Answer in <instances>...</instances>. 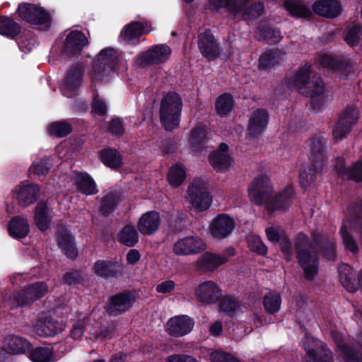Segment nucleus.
Here are the masks:
<instances>
[{
    "instance_id": "4be33fe9",
    "label": "nucleus",
    "mask_w": 362,
    "mask_h": 362,
    "mask_svg": "<svg viewBox=\"0 0 362 362\" xmlns=\"http://www.w3.org/2000/svg\"><path fill=\"white\" fill-rule=\"evenodd\" d=\"M135 302V297L130 293H119L113 296L107 307L111 315H117L128 310Z\"/></svg>"
},
{
    "instance_id": "774afa93",
    "label": "nucleus",
    "mask_w": 362,
    "mask_h": 362,
    "mask_svg": "<svg viewBox=\"0 0 362 362\" xmlns=\"http://www.w3.org/2000/svg\"><path fill=\"white\" fill-rule=\"evenodd\" d=\"M110 130L113 134H121L124 131L122 121L119 119H112L110 125Z\"/></svg>"
},
{
    "instance_id": "a211bd4d",
    "label": "nucleus",
    "mask_w": 362,
    "mask_h": 362,
    "mask_svg": "<svg viewBox=\"0 0 362 362\" xmlns=\"http://www.w3.org/2000/svg\"><path fill=\"white\" fill-rule=\"evenodd\" d=\"M194 325V320L188 315H177L168 320L165 330L172 337H180L191 332Z\"/></svg>"
},
{
    "instance_id": "de8ad7c7",
    "label": "nucleus",
    "mask_w": 362,
    "mask_h": 362,
    "mask_svg": "<svg viewBox=\"0 0 362 362\" xmlns=\"http://www.w3.org/2000/svg\"><path fill=\"white\" fill-rule=\"evenodd\" d=\"M186 177L185 168L182 165L175 164L173 165L168 174V180L173 187L180 186Z\"/></svg>"
},
{
    "instance_id": "338daca9",
    "label": "nucleus",
    "mask_w": 362,
    "mask_h": 362,
    "mask_svg": "<svg viewBox=\"0 0 362 362\" xmlns=\"http://www.w3.org/2000/svg\"><path fill=\"white\" fill-rule=\"evenodd\" d=\"M175 286V284L173 280H165L160 282L156 286V290L158 293L167 294L172 292Z\"/></svg>"
},
{
    "instance_id": "a878e982",
    "label": "nucleus",
    "mask_w": 362,
    "mask_h": 362,
    "mask_svg": "<svg viewBox=\"0 0 362 362\" xmlns=\"http://www.w3.org/2000/svg\"><path fill=\"white\" fill-rule=\"evenodd\" d=\"M87 44L88 39L83 33L72 31L66 38L63 52L66 55H78Z\"/></svg>"
},
{
    "instance_id": "e433bc0d",
    "label": "nucleus",
    "mask_w": 362,
    "mask_h": 362,
    "mask_svg": "<svg viewBox=\"0 0 362 362\" xmlns=\"http://www.w3.org/2000/svg\"><path fill=\"white\" fill-rule=\"evenodd\" d=\"M4 346L12 354H23L30 349V344L25 339L16 336L9 335L4 339Z\"/></svg>"
},
{
    "instance_id": "72a5a7b5",
    "label": "nucleus",
    "mask_w": 362,
    "mask_h": 362,
    "mask_svg": "<svg viewBox=\"0 0 362 362\" xmlns=\"http://www.w3.org/2000/svg\"><path fill=\"white\" fill-rule=\"evenodd\" d=\"M58 244L59 247L69 258L74 259L76 257L78 252L74 238L67 230L59 232Z\"/></svg>"
},
{
    "instance_id": "20e7f679",
    "label": "nucleus",
    "mask_w": 362,
    "mask_h": 362,
    "mask_svg": "<svg viewBox=\"0 0 362 362\" xmlns=\"http://www.w3.org/2000/svg\"><path fill=\"white\" fill-rule=\"evenodd\" d=\"M120 63L117 50L111 47L104 48L98 53L92 67L94 80L108 82L118 74Z\"/></svg>"
},
{
    "instance_id": "aec40b11",
    "label": "nucleus",
    "mask_w": 362,
    "mask_h": 362,
    "mask_svg": "<svg viewBox=\"0 0 362 362\" xmlns=\"http://www.w3.org/2000/svg\"><path fill=\"white\" fill-rule=\"evenodd\" d=\"M228 146L224 143L219 145L218 149L212 152L209 157L210 164L217 172L225 173L233 165V160L228 153Z\"/></svg>"
},
{
    "instance_id": "a19ab883",
    "label": "nucleus",
    "mask_w": 362,
    "mask_h": 362,
    "mask_svg": "<svg viewBox=\"0 0 362 362\" xmlns=\"http://www.w3.org/2000/svg\"><path fill=\"white\" fill-rule=\"evenodd\" d=\"M117 239L122 244L132 247L139 241V233L134 226L127 225L119 233Z\"/></svg>"
},
{
    "instance_id": "4468645a",
    "label": "nucleus",
    "mask_w": 362,
    "mask_h": 362,
    "mask_svg": "<svg viewBox=\"0 0 362 362\" xmlns=\"http://www.w3.org/2000/svg\"><path fill=\"white\" fill-rule=\"evenodd\" d=\"M84 72L83 66L76 64L71 66L61 87L62 93L67 98L74 95L80 88Z\"/></svg>"
},
{
    "instance_id": "79ce46f5",
    "label": "nucleus",
    "mask_w": 362,
    "mask_h": 362,
    "mask_svg": "<svg viewBox=\"0 0 362 362\" xmlns=\"http://www.w3.org/2000/svg\"><path fill=\"white\" fill-rule=\"evenodd\" d=\"M30 358L33 362H54L57 360L52 349L48 346L33 349L30 354Z\"/></svg>"
},
{
    "instance_id": "58836bf2",
    "label": "nucleus",
    "mask_w": 362,
    "mask_h": 362,
    "mask_svg": "<svg viewBox=\"0 0 362 362\" xmlns=\"http://www.w3.org/2000/svg\"><path fill=\"white\" fill-rule=\"evenodd\" d=\"M284 58V54L280 50H268L264 52L259 60V67L267 69L279 64Z\"/></svg>"
},
{
    "instance_id": "39448f33",
    "label": "nucleus",
    "mask_w": 362,
    "mask_h": 362,
    "mask_svg": "<svg viewBox=\"0 0 362 362\" xmlns=\"http://www.w3.org/2000/svg\"><path fill=\"white\" fill-rule=\"evenodd\" d=\"M295 250L298 263L307 279L311 280L318 272V257L308 236L302 233L295 239Z\"/></svg>"
},
{
    "instance_id": "ddd939ff",
    "label": "nucleus",
    "mask_w": 362,
    "mask_h": 362,
    "mask_svg": "<svg viewBox=\"0 0 362 362\" xmlns=\"http://www.w3.org/2000/svg\"><path fill=\"white\" fill-rule=\"evenodd\" d=\"M48 292V286L45 282L35 283L18 293L13 299L10 298L8 301L11 308L23 306L31 301L42 298Z\"/></svg>"
},
{
    "instance_id": "ea45409f",
    "label": "nucleus",
    "mask_w": 362,
    "mask_h": 362,
    "mask_svg": "<svg viewBox=\"0 0 362 362\" xmlns=\"http://www.w3.org/2000/svg\"><path fill=\"white\" fill-rule=\"evenodd\" d=\"M362 27L358 23L349 24L344 32V41L351 47L360 45L362 37Z\"/></svg>"
},
{
    "instance_id": "bb28decb",
    "label": "nucleus",
    "mask_w": 362,
    "mask_h": 362,
    "mask_svg": "<svg viewBox=\"0 0 362 362\" xmlns=\"http://www.w3.org/2000/svg\"><path fill=\"white\" fill-rule=\"evenodd\" d=\"M198 47L202 55L209 60L216 59L219 54V47L210 32L199 35Z\"/></svg>"
},
{
    "instance_id": "e2e57ef3",
    "label": "nucleus",
    "mask_w": 362,
    "mask_h": 362,
    "mask_svg": "<svg viewBox=\"0 0 362 362\" xmlns=\"http://www.w3.org/2000/svg\"><path fill=\"white\" fill-rule=\"evenodd\" d=\"M107 111L106 103L98 95L93 98L92 112L95 115H104Z\"/></svg>"
},
{
    "instance_id": "9b49d317",
    "label": "nucleus",
    "mask_w": 362,
    "mask_h": 362,
    "mask_svg": "<svg viewBox=\"0 0 362 362\" xmlns=\"http://www.w3.org/2000/svg\"><path fill=\"white\" fill-rule=\"evenodd\" d=\"M171 52L170 47L167 45H154L139 55L136 63L140 66L163 63L168 59Z\"/></svg>"
},
{
    "instance_id": "a18cd8bd",
    "label": "nucleus",
    "mask_w": 362,
    "mask_h": 362,
    "mask_svg": "<svg viewBox=\"0 0 362 362\" xmlns=\"http://www.w3.org/2000/svg\"><path fill=\"white\" fill-rule=\"evenodd\" d=\"M233 98L230 94L224 93L216 100V110L221 117L227 116L233 110Z\"/></svg>"
},
{
    "instance_id": "4d7b16f0",
    "label": "nucleus",
    "mask_w": 362,
    "mask_h": 362,
    "mask_svg": "<svg viewBox=\"0 0 362 362\" xmlns=\"http://www.w3.org/2000/svg\"><path fill=\"white\" fill-rule=\"evenodd\" d=\"M89 325L86 319L78 320L73 323L72 328L70 332L71 337L74 339H79L82 337L86 330L88 329Z\"/></svg>"
},
{
    "instance_id": "0eeeda50",
    "label": "nucleus",
    "mask_w": 362,
    "mask_h": 362,
    "mask_svg": "<svg viewBox=\"0 0 362 362\" xmlns=\"http://www.w3.org/2000/svg\"><path fill=\"white\" fill-rule=\"evenodd\" d=\"M188 196L192 207L199 212L208 209L212 202V197L208 192L206 184L201 180H194L188 188Z\"/></svg>"
},
{
    "instance_id": "412c9836",
    "label": "nucleus",
    "mask_w": 362,
    "mask_h": 362,
    "mask_svg": "<svg viewBox=\"0 0 362 362\" xmlns=\"http://www.w3.org/2000/svg\"><path fill=\"white\" fill-rule=\"evenodd\" d=\"M65 328L62 321L54 320L51 317H40L34 325L35 333L40 337H52Z\"/></svg>"
},
{
    "instance_id": "c03bdc74",
    "label": "nucleus",
    "mask_w": 362,
    "mask_h": 362,
    "mask_svg": "<svg viewBox=\"0 0 362 362\" xmlns=\"http://www.w3.org/2000/svg\"><path fill=\"white\" fill-rule=\"evenodd\" d=\"M20 31L21 28L17 23L8 17H0L1 35L13 38L20 33Z\"/></svg>"
},
{
    "instance_id": "c85d7f7f",
    "label": "nucleus",
    "mask_w": 362,
    "mask_h": 362,
    "mask_svg": "<svg viewBox=\"0 0 362 362\" xmlns=\"http://www.w3.org/2000/svg\"><path fill=\"white\" fill-rule=\"evenodd\" d=\"M207 139V129L204 125L199 124L191 131L189 145L192 152L201 153L205 148V143Z\"/></svg>"
},
{
    "instance_id": "6e6d98bb",
    "label": "nucleus",
    "mask_w": 362,
    "mask_h": 362,
    "mask_svg": "<svg viewBox=\"0 0 362 362\" xmlns=\"http://www.w3.org/2000/svg\"><path fill=\"white\" fill-rule=\"evenodd\" d=\"M259 33L263 36L264 39L267 40V43L271 45L279 42L281 39V33L277 29L272 28H260Z\"/></svg>"
},
{
    "instance_id": "864d4df0",
    "label": "nucleus",
    "mask_w": 362,
    "mask_h": 362,
    "mask_svg": "<svg viewBox=\"0 0 362 362\" xmlns=\"http://www.w3.org/2000/svg\"><path fill=\"white\" fill-rule=\"evenodd\" d=\"M119 199L115 193H107L103 198L101 204V212L107 215L112 211L118 203Z\"/></svg>"
},
{
    "instance_id": "7ed1b4c3",
    "label": "nucleus",
    "mask_w": 362,
    "mask_h": 362,
    "mask_svg": "<svg viewBox=\"0 0 362 362\" xmlns=\"http://www.w3.org/2000/svg\"><path fill=\"white\" fill-rule=\"evenodd\" d=\"M325 141L316 136L309 141V159L313 168L303 166L300 170L299 182L303 188H307L315 181V175L320 172L325 165L324 145Z\"/></svg>"
},
{
    "instance_id": "6e6552de",
    "label": "nucleus",
    "mask_w": 362,
    "mask_h": 362,
    "mask_svg": "<svg viewBox=\"0 0 362 362\" xmlns=\"http://www.w3.org/2000/svg\"><path fill=\"white\" fill-rule=\"evenodd\" d=\"M18 14L24 21L36 25L47 28L50 25V17L42 7L30 4H21L18 6Z\"/></svg>"
},
{
    "instance_id": "c9c22d12",
    "label": "nucleus",
    "mask_w": 362,
    "mask_h": 362,
    "mask_svg": "<svg viewBox=\"0 0 362 362\" xmlns=\"http://www.w3.org/2000/svg\"><path fill=\"white\" fill-rule=\"evenodd\" d=\"M9 235L16 239L25 237L29 233V225L27 219L18 216L14 217L8 224Z\"/></svg>"
},
{
    "instance_id": "69168bd1",
    "label": "nucleus",
    "mask_w": 362,
    "mask_h": 362,
    "mask_svg": "<svg viewBox=\"0 0 362 362\" xmlns=\"http://www.w3.org/2000/svg\"><path fill=\"white\" fill-rule=\"evenodd\" d=\"M281 250L284 255L285 259L287 261H290L291 259L292 254V245L289 241L286 235H285L279 241Z\"/></svg>"
},
{
    "instance_id": "c756f323",
    "label": "nucleus",
    "mask_w": 362,
    "mask_h": 362,
    "mask_svg": "<svg viewBox=\"0 0 362 362\" xmlns=\"http://www.w3.org/2000/svg\"><path fill=\"white\" fill-rule=\"evenodd\" d=\"M52 214L50 207L45 202L37 204L34 211V221L37 227L42 231L47 230L52 221Z\"/></svg>"
},
{
    "instance_id": "f03ea898",
    "label": "nucleus",
    "mask_w": 362,
    "mask_h": 362,
    "mask_svg": "<svg viewBox=\"0 0 362 362\" xmlns=\"http://www.w3.org/2000/svg\"><path fill=\"white\" fill-rule=\"evenodd\" d=\"M288 86L297 89L301 94L310 98L311 107L320 111L327 102L324 95V83L321 77L311 71L310 65H305L287 81Z\"/></svg>"
},
{
    "instance_id": "37998d69",
    "label": "nucleus",
    "mask_w": 362,
    "mask_h": 362,
    "mask_svg": "<svg viewBox=\"0 0 362 362\" xmlns=\"http://www.w3.org/2000/svg\"><path fill=\"white\" fill-rule=\"evenodd\" d=\"M102 162L110 168H117L122 165V158L119 153L112 148H105L100 153Z\"/></svg>"
},
{
    "instance_id": "49530a36",
    "label": "nucleus",
    "mask_w": 362,
    "mask_h": 362,
    "mask_svg": "<svg viewBox=\"0 0 362 362\" xmlns=\"http://www.w3.org/2000/svg\"><path fill=\"white\" fill-rule=\"evenodd\" d=\"M336 341L339 354L346 362H362V354L355 353L350 346L343 341H338L336 337H334Z\"/></svg>"
},
{
    "instance_id": "f257e3e1",
    "label": "nucleus",
    "mask_w": 362,
    "mask_h": 362,
    "mask_svg": "<svg viewBox=\"0 0 362 362\" xmlns=\"http://www.w3.org/2000/svg\"><path fill=\"white\" fill-rule=\"evenodd\" d=\"M250 201L256 205L266 204L270 211L284 210L291 202L292 187H286L282 192L273 195V187L269 179L261 175L255 178L248 187Z\"/></svg>"
},
{
    "instance_id": "3c124183",
    "label": "nucleus",
    "mask_w": 362,
    "mask_h": 362,
    "mask_svg": "<svg viewBox=\"0 0 362 362\" xmlns=\"http://www.w3.org/2000/svg\"><path fill=\"white\" fill-rule=\"evenodd\" d=\"M71 125L65 121H59L52 123L49 126L50 135L57 137H63L71 132Z\"/></svg>"
},
{
    "instance_id": "6ab92c4d",
    "label": "nucleus",
    "mask_w": 362,
    "mask_h": 362,
    "mask_svg": "<svg viewBox=\"0 0 362 362\" xmlns=\"http://www.w3.org/2000/svg\"><path fill=\"white\" fill-rule=\"evenodd\" d=\"M209 228L212 236L223 239L228 236L235 228V221L233 217L221 214L211 220Z\"/></svg>"
},
{
    "instance_id": "680f3d73",
    "label": "nucleus",
    "mask_w": 362,
    "mask_h": 362,
    "mask_svg": "<svg viewBox=\"0 0 362 362\" xmlns=\"http://www.w3.org/2000/svg\"><path fill=\"white\" fill-rule=\"evenodd\" d=\"M266 235L269 240L272 242H279L286 233L278 226H271L266 229Z\"/></svg>"
},
{
    "instance_id": "2f4dec72",
    "label": "nucleus",
    "mask_w": 362,
    "mask_h": 362,
    "mask_svg": "<svg viewBox=\"0 0 362 362\" xmlns=\"http://www.w3.org/2000/svg\"><path fill=\"white\" fill-rule=\"evenodd\" d=\"M338 175L343 179H351L356 181H362V156L356 163L351 169H347L344 164L343 159H339L338 164L335 166Z\"/></svg>"
},
{
    "instance_id": "bf43d9fd",
    "label": "nucleus",
    "mask_w": 362,
    "mask_h": 362,
    "mask_svg": "<svg viewBox=\"0 0 362 362\" xmlns=\"http://www.w3.org/2000/svg\"><path fill=\"white\" fill-rule=\"evenodd\" d=\"M238 303L230 297H224L220 303V309L226 314L230 315L239 308Z\"/></svg>"
},
{
    "instance_id": "09e8293b",
    "label": "nucleus",
    "mask_w": 362,
    "mask_h": 362,
    "mask_svg": "<svg viewBox=\"0 0 362 362\" xmlns=\"http://www.w3.org/2000/svg\"><path fill=\"white\" fill-rule=\"evenodd\" d=\"M281 298L280 294L275 291H270L265 295L263 305L266 312L269 313H277L281 307Z\"/></svg>"
},
{
    "instance_id": "f8f14e48",
    "label": "nucleus",
    "mask_w": 362,
    "mask_h": 362,
    "mask_svg": "<svg viewBox=\"0 0 362 362\" xmlns=\"http://www.w3.org/2000/svg\"><path fill=\"white\" fill-rule=\"evenodd\" d=\"M206 250V245L198 236L189 235L179 238L173 246V252L178 256L200 253Z\"/></svg>"
},
{
    "instance_id": "052dcab7",
    "label": "nucleus",
    "mask_w": 362,
    "mask_h": 362,
    "mask_svg": "<svg viewBox=\"0 0 362 362\" xmlns=\"http://www.w3.org/2000/svg\"><path fill=\"white\" fill-rule=\"evenodd\" d=\"M50 164L47 159L40 160L39 162H34L30 168V170L37 176H45L48 173L50 169Z\"/></svg>"
},
{
    "instance_id": "5701e85b",
    "label": "nucleus",
    "mask_w": 362,
    "mask_h": 362,
    "mask_svg": "<svg viewBox=\"0 0 362 362\" xmlns=\"http://www.w3.org/2000/svg\"><path fill=\"white\" fill-rule=\"evenodd\" d=\"M151 30V24L147 22H135L125 26L121 32V39L128 44H134L140 35Z\"/></svg>"
},
{
    "instance_id": "5fc2aeb1",
    "label": "nucleus",
    "mask_w": 362,
    "mask_h": 362,
    "mask_svg": "<svg viewBox=\"0 0 362 362\" xmlns=\"http://www.w3.org/2000/svg\"><path fill=\"white\" fill-rule=\"evenodd\" d=\"M337 70L341 74L340 77L346 78L354 75L358 70V68L356 63H353L349 60H344L339 64Z\"/></svg>"
},
{
    "instance_id": "dca6fc26",
    "label": "nucleus",
    "mask_w": 362,
    "mask_h": 362,
    "mask_svg": "<svg viewBox=\"0 0 362 362\" xmlns=\"http://www.w3.org/2000/svg\"><path fill=\"white\" fill-rule=\"evenodd\" d=\"M194 294L199 302L211 305L216 303L221 298L222 291L216 282L205 281L196 287Z\"/></svg>"
},
{
    "instance_id": "0e129e2a",
    "label": "nucleus",
    "mask_w": 362,
    "mask_h": 362,
    "mask_svg": "<svg viewBox=\"0 0 362 362\" xmlns=\"http://www.w3.org/2000/svg\"><path fill=\"white\" fill-rule=\"evenodd\" d=\"M211 362H240L232 356L222 351H214L211 354Z\"/></svg>"
},
{
    "instance_id": "cd10ccee",
    "label": "nucleus",
    "mask_w": 362,
    "mask_h": 362,
    "mask_svg": "<svg viewBox=\"0 0 362 362\" xmlns=\"http://www.w3.org/2000/svg\"><path fill=\"white\" fill-rule=\"evenodd\" d=\"M313 11L327 18H334L341 12V6L337 0H317L313 4Z\"/></svg>"
},
{
    "instance_id": "7c9ffc66",
    "label": "nucleus",
    "mask_w": 362,
    "mask_h": 362,
    "mask_svg": "<svg viewBox=\"0 0 362 362\" xmlns=\"http://www.w3.org/2000/svg\"><path fill=\"white\" fill-rule=\"evenodd\" d=\"M73 179L77 189L83 194L92 195L98 192L95 182L88 173L75 172Z\"/></svg>"
},
{
    "instance_id": "f3484780",
    "label": "nucleus",
    "mask_w": 362,
    "mask_h": 362,
    "mask_svg": "<svg viewBox=\"0 0 362 362\" xmlns=\"http://www.w3.org/2000/svg\"><path fill=\"white\" fill-rule=\"evenodd\" d=\"M229 8L233 18L247 21L259 18L263 13L264 7L262 2L250 4V1H247L244 6H239L236 5L235 1H233L229 5Z\"/></svg>"
},
{
    "instance_id": "13d9d810",
    "label": "nucleus",
    "mask_w": 362,
    "mask_h": 362,
    "mask_svg": "<svg viewBox=\"0 0 362 362\" xmlns=\"http://www.w3.org/2000/svg\"><path fill=\"white\" fill-rule=\"evenodd\" d=\"M340 233L341 234L343 242L346 248L353 253L356 252L358 250L357 245L354 238L347 231V226L345 224L341 226Z\"/></svg>"
},
{
    "instance_id": "b1692460",
    "label": "nucleus",
    "mask_w": 362,
    "mask_h": 362,
    "mask_svg": "<svg viewBox=\"0 0 362 362\" xmlns=\"http://www.w3.org/2000/svg\"><path fill=\"white\" fill-rule=\"evenodd\" d=\"M269 115L266 110L258 109L253 112L248 123L250 136L256 137L262 134L267 127Z\"/></svg>"
},
{
    "instance_id": "4c0bfd02",
    "label": "nucleus",
    "mask_w": 362,
    "mask_h": 362,
    "mask_svg": "<svg viewBox=\"0 0 362 362\" xmlns=\"http://www.w3.org/2000/svg\"><path fill=\"white\" fill-rule=\"evenodd\" d=\"M284 7L294 17L306 18L312 15L309 6L298 0H287L284 2Z\"/></svg>"
},
{
    "instance_id": "603ef678",
    "label": "nucleus",
    "mask_w": 362,
    "mask_h": 362,
    "mask_svg": "<svg viewBox=\"0 0 362 362\" xmlns=\"http://www.w3.org/2000/svg\"><path fill=\"white\" fill-rule=\"evenodd\" d=\"M248 247L254 252L264 255L267 253V248L261 238L257 235H249L247 237Z\"/></svg>"
},
{
    "instance_id": "473e14b6",
    "label": "nucleus",
    "mask_w": 362,
    "mask_h": 362,
    "mask_svg": "<svg viewBox=\"0 0 362 362\" xmlns=\"http://www.w3.org/2000/svg\"><path fill=\"white\" fill-rule=\"evenodd\" d=\"M338 273L340 282L348 291L354 292L357 290L355 274L349 264H341L338 267Z\"/></svg>"
},
{
    "instance_id": "1a4fd4ad",
    "label": "nucleus",
    "mask_w": 362,
    "mask_h": 362,
    "mask_svg": "<svg viewBox=\"0 0 362 362\" xmlns=\"http://www.w3.org/2000/svg\"><path fill=\"white\" fill-rule=\"evenodd\" d=\"M303 346L309 358L308 362H332L331 351L326 349L324 344L313 337L306 334L303 341Z\"/></svg>"
},
{
    "instance_id": "393cba45",
    "label": "nucleus",
    "mask_w": 362,
    "mask_h": 362,
    "mask_svg": "<svg viewBox=\"0 0 362 362\" xmlns=\"http://www.w3.org/2000/svg\"><path fill=\"white\" fill-rule=\"evenodd\" d=\"M160 223L159 214L156 211H150L141 215L138 221L137 228L141 234L149 235L158 229Z\"/></svg>"
},
{
    "instance_id": "9d476101",
    "label": "nucleus",
    "mask_w": 362,
    "mask_h": 362,
    "mask_svg": "<svg viewBox=\"0 0 362 362\" xmlns=\"http://www.w3.org/2000/svg\"><path fill=\"white\" fill-rule=\"evenodd\" d=\"M358 110L354 106H348L341 113L339 119L334 127L332 134L335 140H340L347 135L356 123Z\"/></svg>"
},
{
    "instance_id": "f704fd0d",
    "label": "nucleus",
    "mask_w": 362,
    "mask_h": 362,
    "mask_svg": "<svg viewBox=\"0 0 362 362\" xmlns=\"http://www.w3.org/2000/svg\"><path fill=\"white\" fill-rule=\"evenodd\" d=\"M228 262V258L220 255L206 252L197 262L198 267L206 271H213Z\"/></svg>"
},
{
    "instance_id": "423d86ee",
    "label": "nucleus",
    "mask_w": 362,
    "mask_h": 362,
    "mask_svg": "<svg viewBox=\"0 0 362 362\" xmlns=\"http://www.w3.org/2000/svg\"><path fill=\"white\" fill-rule=\"evenodd\" d=\"M182 102L175 93H169L161 100L160 119L163 126L168 130L177 128L180 124Z\"/></svg>"
},
{
    "instance_id": "8fccbe9b",
    "label": "nucleus",
    "mask_w": 362,
    "mask_h": 362,
    "mask_svg": "<svg viewBox=\"0 0 362 362\" xmlns=\"http://www.w3.org/2000/svg\"><path fill=\"white\" fill-rule=\"evenodd\" d=\"M94 272L100 276H113L116 273L117 264L107 261H97L93 267Z\"/></svg>"
},
{
    "instance_id": "2eb2a0df",
    "label": "nucleus",
    "mask_w": 362,
    "mask_h": 362,
    "mask_svg": "<svg viewBox=\"0 0 362 362\" xmlns=\"http://www.w3.org/2000/svg\"><path fill=\"white\" fill-rule=\"evenodd\" d=\"M13 194L21 206L27 207L35 203L40 197V189L35 184L23 182L14 188Z\"/></svg>"
}]
</instances>
